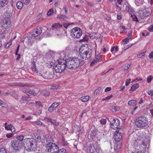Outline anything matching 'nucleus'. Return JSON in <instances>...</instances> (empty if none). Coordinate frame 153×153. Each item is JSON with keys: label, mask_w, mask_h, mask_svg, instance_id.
I'll use <instances>...</instances> for the list:
<instances>
[{"label": "nucleus", "mask_w": 153, "mask_h": 153, "mask_svg": "<svg viewBox=\"0 0 153 153\" xmlns=\"http://www.w3.org/2000/svg\"><path fill=\"white\" fill-rule=\"evenodd\" d=\"M65 62L67 67L69 69H76L79 65H83L82 62H80V60L78 57H71L68 58Z\"/></svg>", "instance_id": "obj_1"}, {"label": "nucleus", "mask_w": 153, "mask_h": 153, "mask_svg": "<svg viewBox=\"0 0 153 153\" xmlns=\"http://www.w3.org/2000/svg\"><path fill=\"white\" fill-rule=\"evenodd\" d=\"M149 123L148 118L142 116L138 117L136 120L135 125L138 128H142L147 126Z\"/></svg>", "instance_id": "obj_2"}, {"label": "nucleus", "mask_w": 153, "mask_h": 153, "mask_svg": "<svg viewBox=\"0 0 153 153\" xmlns=\"http://www.w3.org/2000/svg\"><path fill=\"white\" fill-rule=\"evenodd\" d=\"M23 143L26 148L27 147L29 149L35 148L37 144L36 140L33 138H27L24 139Z\"/></svg>", "instance_id": "obj_3"}, {"label": "nucleus", "mask_w": 153, "mask_h": 153, "mask_svg": "<svg viewBox=\"0 0 153 153\" xmlns=\"http://www.w3.org/2000/svg\"><path fill=\"white\" fill-rule=\"evenodd\" d=\"M45 147L46 151L52 153H56L55 149H57L58 148L56 144L50 142L46 144Z\"/></svg>", "instance_id": "obj_4"}, {"label": "nucleus", "mask_w": 153, "mask_h": 153, "mask_svg": "<svg viewBox=\"0 0 153 153\" xmlns=\"http://www.w3.org/2000/svg\"><path fill=\"white\" fill-rule=\"evenodd\" d=\"M71 31V35L74 38L78 39L82 34V30L79 27H74Z\"/></svg>", "instance_id": "obj_5"}, {"label": "nucleus", "mask_w": 153, "mask_h": 153, "mask_svg": "<svg viewBox=\"0 0 153 153\" xmlns=\"http://www.w3.org/2000/svg\"><path fill=\"white\" fill-rule=\"evenodd\" d=\"M67 66L65 62H59L58 64H56L54 69L56 73H61L65 68Z\"/></svg>", "instance_id": "obj_6"}, {"label": "nucleus", "mask_w": 153, "mask_h": 153, "mask_svg": "<svg viewBox=\"0 0 153 153\" xmlns=\"http://www.w3.org/2000/svg\"><path fill=\"white\" fill-rule=\"evenodd\" d=\"M89 148L90 153H94V151L97 153H99L100 150L99 145L97 143H95L94 145L90 144L89 145Z\"/></svg>", "instance_id": "obj_7"}, {"label": "nucleus", "mask_w": 153, "mask_h": 153, "mask_svg": "<svg viewBox=\"0 0 153 153\" xmlns=\"http://www.w3.org/2000/svg\"><path fill=\"white\" fill-rule=\"evenodd\" d=\"M42 33V28L39 27H37L30 32V34L34 37H36L39 36Z\"/></svg>", "instance_id": "obj_8"}, {"label": "nucleus", "mask_w": 153, "mask_h": 153, "mask_svg": "<svg viewBox=\"0 0 153 153\" xmlns=\"http://www.w3.org/2000/svg\"><path fill=\"white\" fill-rule=\"evenodd\" d=\"M111 127L112 129H116L119 128L120 126V122L117 118L114 119L113 120L111 123Z\"/></svg>", "instance_id": "obj_9"}, {"label": "nucleus", "mask_w": 153, "mask_h": 153, "mask_svg": "<svg viewBox=\"0 0 153 153\" xmlns=\"http://www.w3.org/2000/svg\"><path fill=\"white\" fill-rule=\"evenodd\" d=\"M91 49H90V46L88 44H85L82 45L79 49V52L81 53L84 52L85 53H91L90 51Z\"/></svg>", "instance_id": "obj_10"}, {"label": "nucleus", "mask_w": 153, "mask_h": 153, "mask_svg": "<svg viewBox=\"0 0 153 153\" xmlns=\"http://www.w3.org/2000/svg\"><path fill=\"white\" fill-rule=\"evenodd\" d=\"M114 133V138L115 140V141H121L122 137L121 133L119 132V130H117L115 131Z\"/></svg>", "instance_id": "obj_11"}, {"label": "nucleus", "mask_w": 153, "mask_h": 153, "mask_svg": "<svg viewBox=\"0 0 153 153\" xmlns=\"http://www.w3.org/2000/svg\"><path fill=\"white\" fill-rule=\"evenodd\" d=\"M12 146L16 150H19V142L16 140H13L11 142Z\"/></svg>", "instance_id": "obj_12"}, {"label": "nucleus", "mask_w": 153, "mask_h": 153, "mask_svg": "<svg viewBox=\"0 0 153 153\" xmlns=\"http://www.w3.org/2000/svg\"><path fill=\"white\" fill-rule=\"evenodd\" d=\"M102 61V58L101 56H95L94 59L91 63V65L93 66L96 64L97 62H100Z\"/></svg>", "instance_id": "obj_13"}, {"label": "nucleus", "mask_w": 153, "mask_h": 153, "mask_svg": "<svg viewBox=\"0 0 153 153\" xmlns=\"http://www.w3.org/2000/svg\"><path fill=\"white\" fill-rule=\"evenodd\" d=\"M11 21L9 18H7L4 22L3 25L2 26L4 28H6L10 27L11 26Z\"/></svg>", "instance_id": "obj_14"}, {"label": "nucleus", "mask_w": 153, "mask_h": 153, "mask_svg": "<svg viewBox=\"0 0 153 153\" xmlns=\"http://www.w3.org/2000/svg\"><path fill=\"white\" fill-rule=\"evenodd\" d=\"M79 52V55L81 58L85 60L88 59L91 56V53H85L83 52L81 53V52Z\"/></svg>", "instance_id": "obj_15"}, {"label": "nucleus", "mask_w": 153, "mask_h": 153, "mask_svg": "<svg viewBox=\"0 0 153 153\" xmlns=\"http://www.w3.org/2000/svg\"><path fill=\"white\" fill-rule=\"evenodd\" d=\"M23 91L26 93L28 96H30L32 95L34 96L35 95V94L30 89L24 88L22 90Z\"/></svg>", "instance_id": "obj_16"}, {"label": "nucleus", "mask_w": 153, "mask_h": 153, "mask_svg": "<svg viewBox=\"0 0 153 153\" xmlns=\"http://www.w3.org/2000/svg\"><path fill=\"white\" fill-rule=\"evenodd\" d=\"M122 143L121 141H115L114 145V149L116 152H118L120 148Z\"/></svg>", "instance_id": "obj_17"}, {"label": "nucleus", "mask_w": 153, "mask_h": 153, "mask_svg": "<svg viewBox=\"0 0 153 153\" xmlns=\"http://www.w3.org/2000/svg\"><path fill=\"white\" fill-rule=\"evenodd\" d=\"M149 14V12H148V11L144 10L141 11L140 13V15L142 17H145L148 16Z\"/></svg>", "instance_id": "obj_18"}, {"label": "nucleus", "mask_w": 153, "mask_h": 153, "mask_svg": "<svg viewBox=\"0 0 153 153\" xmlns=\"http://www.w3.org/2000/svg\"><path fill=\"white\" fill-rule=\"evenodd\" d=\"M52 27L53 29L58 30L62 27V25L61 24L59 23H55L53 25Z\"/></svg>", "instance_id": "obj_19"}, {"label": "nucleus", "mask_w": 153, "mask_h": 153, "mask_svg": "<svg viewBox=\"0 0 153 153\" xmlns=\"http://www.w3.org/2000/svg\"><path fill=\"white\" fill-rule=\"evenodd\" d=\"M8 3V0H0V7H5Z\"/></svg>", "instance_id": "obj_20"}, {"label": "nucleus", "mask_w": 153, "mask_h": 153, "mask_svg": "<svg viewBox=\"0 0 153 153\" xmlns=\"http://www.w3.org/2000/svg\"><path fill=\"white\" fill-rule=\"evenodd\" d=\"M33 124H36L42 127H46V126L42 122L38 120L33 122Z\"/></svg>", "instance_id": "obj_21"}, {"label": "nucleus", "mask_w": 153, "mask_h": 153, "mask_svg": "<svg viewBox=\"0 0 153 153\" xmlns=\"http://www.w3.org/2000/svg\"><path fill=\"white\" fill-rule=\"evenodd\" d=\"M57 18L59 19L61 21L67 19V17L66 16L61 14L58 15L57 17Z\"/></svg>", "instance_id": "obj_22"}, {"label": "nucleus", "mask_w": 153, "mask_h": 153, "mask_svg": "<svg viewBox=\"0 0 153 153\" xmlns=\"http://www.w3.org/2000/svg\"><path fill=\"white\" fill-rule=\"evenodd\" d=\"M68 143L67 141H66L65 139V137L63 136H62L61 142V146H66L68 145Z\"/></svg>", "instance_id": "obj_23"}, {"label": "nucleus", "mask_w": 153, "mask_h": 153, "mask_svg": "<svg viewBox=\"0 0 153 153\" xmlns=\"http://www.w3.org/2000/svg\"><path fill=\"white\" fill-rule=\"evenodd\" d=\"M16 6L18 9L21 10L23 7V4L21 1H18L16 3Z\"/></svg>", "instance_id": "obj_24"}, {"label": "nucleus", "mask_w": 153, "mask_h": 153, "mask_svg": "<svg viewBox=\"0 0 153 153\" xmlns=\"http://www.w3.org/2000/svg\"><path fill=\"white\" fill-rule=\"evenodd\" d=\"M139 87V85L137 83L133 84L131 87L130 91H134L136 90Z\"/></svg>", "instance_id": "obj_25"}, {"label": "nucleus", "mask_w": 153, "mask_h": 153, "mask_svg": "<svg viewBox=\"0 0 153 153\" xmlns=\"http://www.w3.org/2000/svg\"><path fill=\"white\" fill-rule=\"evenodd\" d=\"M89 99V96L88 95L83 96L80 98V100L83 102H87Z\"/></svg>", "instance_id": "obj_26"}, {"label": "nucleus", "mask_w": 153, "mask_h": 153, "mask_svg": "<svg viewBox=\"0 0 153 153\" xmlns=\"http://www.w3.org/2000/svg\"><path fill=\"white\" fill-rule=\"evenodd\" d=\"M137 104V101L134 100H131L129 101L128 104L129 105L134 106H136Z\"/></svg>", "instance_id": "obj_27"}, {"label": "nucleus", "mask_w": 153, "mask_h": 153, "mask_svg": "<svg viewBox=\"0 0 153 153\" xmlns=\"http://www.w3.org/2000/svg\"><path fill=\"white\" fill-rule=\"evenodd\" d=\"M35 63L36 62H35L33 61L32 65L31 67V69L33 71L37 73L38 71L36 68Z\"/></svg>", "instance_id": "obj_28"}, {"label": "nucleus", "mask_w": 153, "mask_h": 153, "mask_svg": "<svg viewBox=\"0 0 153 153\" xmlns=\"http://www.w3.org/2000/svg\"><path fill=\"white\" fill-rule=\"evenodd\" d=\"M126 11H128L132 16V15L133 14V9L131 7L128 6H126Z\"/></svg>", "instance_id": "obj_29"}, {"label": "nucleus", "mask_w": 153, "mask_h": 153, "mask_svg": "<svg viewBox=\"0 0 153 153\" xmlns=\"http://www.w3.org/2000/svg\"><path fill=\"white\" fill-rule=\"evenodd\" d=\"M7 123H6L4 124V127L5 129L7 130H10L11 128L13 127V125L11 124L7 125Z\"/></svg>", "instance_id": "obj_30"}, {"label": "nucleus", "mask_w": 153, "mask_h": 153, "mask_svg": "<svg viewBox=\"0 0 153 153\" xmlns=\"http://www.w3.org/2000/svg\"><path fill=\"white\" fill-rule=\"evenodd\" d=\"M15 85H16L22 87H24L25 86L27 87L29 86V85L27 84H23L21 82L16 83Z\"/></svg>", "instance_id": "obj_31"}, {"label": "nucleus", "mask_w": 153, "mask_h": 153, "mask_svg": "<svg viewBox=\"0 0 153 153\" xmlns=\"http://www.w3.org/2000/svg\"><path fill=\"white\" fill-rule=\"evenodd\" d=\"M29 98L27 96H23L22 97V100L24 102H25L27 104L28 103V100Z\"/></svg>", "instance_id": "obj_32"}, {"label": "nucleus", "mask_w": 153, "mask_h": 153, "mask_svg": "<svg viewBox=\"0 0 153 153\" xmlns=\"http://www.w3.org/2000/svg\"><path fill=\"white\" fill-rule=\"evenodd\" d=\"M56 152H57V153H68L66 150L64 148L58 149L57 151H56Z\"/></svg>", "instance_id": "obj_33"}, {"label": "nucleus", "mask_w": 153, "mask_h": 153, "mask_svg": "<svg viewBox=\"0 0 153 153\" xmlns=\"http://www.w3.org/2000/svg\"><path fill=\"white\" fill-rule=\"evenodd\" d=\"M6 32L4 30L3 32H0V37L1 38H4L5 36Z\"/></svg>", "instance_id": "obj_34"}, {"label": "nucleus", "mask_w": 153, "mask_h": 153, "mask_svg": "<svg viewBox=\"0 0 153 153\" xmlns=\"http://www.w3.org/2000/svg\"><path fill=\"white\" fill-rule=\"evenodd\" d=\"M50 93L48 91H43L42 93V95L45 97H47L49 96L50 95Z\"/></svg>", "instance_id": "obj_35"}, {"label": "nucleus", "mask_w": 153, "mask_h": 153, "mask_svg": "<svg viewBox=\"0 0 153 153\" xmlns=\"http://www.w3.org/2000/svg\"><path fill=\"white\" fill-rule=\"evenodd\" d=\"M16 138L18 140L22 141L23 139L24 136L22 135H20L17 136Z\"/></svg>", "instance_id": "obj_36"}, {"label": "nucleus", "mask_w": 153, "mask_h": 153, "mask_svg": "<svg viewBox=\"0 0 153 153\" xmlns=\"http://www.w3.org/2000/svg\"><path fill=\"white\" fill-rule=\"evenodd\" d=\"M111 110L112 112H115L117 110V107L115 106H112L111 108Z\"/></svg>", "instance_id": "obj_37"}, {"label": "nucleus", "mask_w": 153, "mask_h": 153, "mask_svg": "<svg viewBox=\"0 0 153 153\" xmlns=\"http://www.w3.org/2000/svg\"><path fill=\"white\" fill-rule=\"evenodd\" d=\"M101 89V87H98L95 91L94 93V94H97L98 93H99L100 91V90Z\"/></svg>", "instance_id": "obj_38"}, {"label": "nucleus", "mask_w": 153, "mask_h": 153, "mask_svg": "<svg viewBox=\"0 0 153 153\" xmlns=\"http://www.w3.org/2000/svg\"><path fill=\"white\" fill-rule=\"evenodd\" d=\"M100 123L102 125H105L106 123V120L105 119H102L100 120Z\"/></svg>", "instance_id": "obj_39"}, {"label": "nucleus", "mask_w": 153, "mask_h": 153, "mask_svg": "<svg viewBox=\"0 0 153 153\" xmlns=\"http://www.w3.org/2000/svg\"><path fill=\"white\" fill-rule=\"evenodd\" d=\"M7 105V103L4 102L2 101L1 99H0V106L2 107H4V106H6Z\"/></svg>", "instance_id": "obj_40"}, {"label": "nucleus", "mask_w": 153, "mask_h": 153, "mask_svg": "<svg viewBox=\"0 0 153 153\" xmlns=\"http://www.w3.org/2000/svg\"><path fill=\"white\" fill-rule=\"evenodd\" d=\"M53 12V9H51L49 10L47 13V15L48 16H50Z\"/></svg>", "instance_id": "obj_41"}, {"label": "nucleus", "mask_w": 153, "mask_h": 153, "mask_svg": "<svg viewBox=\"0 0 153 153\" xmlns=\"http://www.w3.org/2000/svg\"><path fill=\"white\" fill-rule=\"evenodd\" d=\"M48 64L50 66L51 65V67H52L54 68V67L55 66L54 62H53L52 61L51 62H49L48 63Z\"/></svg>", "instance_id": "obj_42"}, {"label": "nucleus", "mask_w": 153, "mask_h": 153, "mask_svg": "<svg viewBox=\"0 0 153 153\" xmlns=\"http://www.w3.org/2000/svg\"><path fill=\"white\" fill-rule=\"evenodd\" d=\"M153 79V76H149L147 78V82L148 83H150Z\"/></svg>", "instance_id": "obj_43"}, {"label": "nucleus", "mask_w": 153, "mask_h": 153, "mask_svg": "<svg viewBox=\"0 0 153 153\" xmlns=\"http://www.w3.org/2000/svg\"><path fill=\"white\" fill-rule=\"evenodd\" d=\"M145 54L144 53H141L138 54L137 55L138 57L139 58H143L145 56Z\"/></svg>", "instance_id": "obj_44"}, {"label": "nucleus", "mask_w": 153, "mask_h": 153, "mask_svg": "<svg viewBox=\"0 0 153 153\" xmlns=\"http://www.w3.org/2000/svg\"><path fill=\"white\" fill-rule=\"evenodd\" d=\"M56 106L55 107H52L51 105L49 106L48 108V111L50 112L52 111L54 109L56 108Z\"/></svg>", "instance_id": "obj_45"}, {"label": "nucleus", "mask_w": 153, "mask_h": 153, "mask_svg": "<svg viewBox=\"0 0 153 153\" xmlns=\"http://www.w3.org/2000/svg\"><path fill=\"white\" fill-rule=\"evenodd\" d=\"M56 126H58L59 125V123L58 122H57L56 120H53L51 123Z\"/></svg>", "instance_id": "obj_46"}, {"label": "nucleus", "mask_w": 153, "mask_h": 153, "mask_svg": "<svg viewBox=\"0 0 153 153\" xmlns=\"http://www.w3.org/2000/svg\"><path fill=\"white\" fill-rule=\"evenodd\" d=\"M131 65V64H125L124 66V70H127L129 68V67Z\"/></svg>", "instance_id": "obj_47"}, {"label": "nucleus", "mask_w": 153, "mask_h": 153, "mask_svg": "<svg viewBox=\"0 0 153 153\" xmlns=\"http://www.w3.org/2000/svg\"><path fill=\"white\" fill-rule=\"evenodd\" d=\"M36 103L39 108L43 107L41 102L39 101L36 102Z\"/></svg>", "instance_id": "obj_48"}, {"label": "nucleus", "mask_w": 153, "mask_h": 153, "mask_svg": "<svg viewBox=\"0 0 153 153\" xmlns=\"http://www.w3.org/2000/svg\"><path fill=\"white\" fill-rule=\"evenodd\" d=\"M44 120L46 121L51 123L53 120L49 118L48 117H45L44 118Z\"/></svg>", "instance_id": "obj_49"}, {"label": "nucleus", "mask_w": 153, "mask_h": 153, "mask_svg": "<svg viewBox=\"0 0 153 153\" xmlns=\"http://www.w3.org/2000/svg\"><path fill=\"white\" fill-rule=\"evenodd\" d=\"M148 93L149 95L151 96L152 99V97H153V90H152L148 91Z\"/></svg>", "instance_id": "obj_50"}, {"label": "nucleus", "mask_w": 153, "mask_h": 153, "mask_svg": "<svg viewBox=\"0 0 153 153\" xmlns=\"http://www.w3.org/2000/svg\"><path fill=\"white\" fill-rule=\"evenodd\" d=\"M5 106V108L7 109H11L12 108V106L10 105V103L9 104H7L6 106Z\"/></svg>", "instance_id": "obj_51"}, {"label": "nucleus", "mask_w": 153, "mask_h": 153, "mask_svg": "<svg viewBox=\"0 0 153 153\" xmlns=\"http://www.w3.org/2000/svg\"><path fill=\"white\" fill-rule=\"evenodd\" d=\"M131 81V79H127L125 85L126 86H127L130 83Z\"/></svg>", "instance_id": "obj_52"}, {"label": "nucleus", "mask_w": 153, "mask_h": 153, "mask_svg": "<svg viewBox=\"0 0 153 153\" xmlns=\"http://www.w3.org/2000/svg\"><path fill=\"white\" fill-rule=\"evenodd\" d=\"M148 30L150 32L153 31V25H150L148 28Z\"/></svg>", "instance_id": "obj_53"}, {"label": "nucleus", "mask_w": 153, "mask_h": 153, "mask_svg": "<svg viewBox=\"0 0 153 153\" xmlns=\"http://www.w3.org/2000/svg\"><path fill=\"white\" fill-rule=\"evenodd\" d=\"M122 41L123 42H125L126 43V44L127 42H129V39L128 38H126L123 39Z\"/></svg>", "instance_id": "obj_54"}, {"label": "nucleus", "mask_w": 153, "mask_h": 153, "mask_svg": "<svg viewBox=\"0 0 153 153\" xmlns=\"http://www.w3.org/2000/svg\"><path fill=\"white\" fill-rule=\"evenodd\" d=\"M142 80V79L140 77H138L136 78L133 81V82H137L139 81H141Z\"/></svg>", "instance_id": "obj_55"}, {"label": "nucleus", "mask_w": 153, "mask_h": 153, "mask_svg": "<svg viewBox=\"0 0 153 153\" xmlns=\"http://www.w3.org/2000/svg\"><path fill=\"white\" fill-rule=\"evenodd\" d=\"M0 153H7L5 149L3 148L0 149Z\"/></svg>", "instance_id": "obj_56"}, {"label": "nucleus", "mask_w": 153, "mask_h": 153, "mask_svg": "<svg viewBox=\"0 0 153 153\" xmlns=\"http://www.w3.org/2000/svg\"><path fill=\"white\" fill-rule=\"evenodd\" d=\"M30 0H23L24 4L25 5H27L30 3Z\"/></svg>", "instance_id": "obj_57"}, {"label": "nucleus", "mask_w": 153, "mask_h": 153, "mask_svg": "<svg viewBox=\"0 0 153 153\" xmlns=\"http://www.w3.org/2000/svg\"><path fill=\"white\" fill-rule=\"evenodd\" d=\"M127 36L130 38L131 39L132 37V32L131 31L128 32Z\"/></svg>", "instance_id": "obj_58"}, {"label": "nucleus", "mask_w": 153, "mask_h": 153, "mask_svg": "<svg viewBox=\"0 0 153 153\" xmlns=\"http://www.w3.org/2000/svg\"><path fill=\"white\" fill-rule=\"evenodd\" d=\"M96 131L94 130L91 133V135L92 136L94 137L96 136Z\"/></svg>", "instance_id": "obj_59"}, {"label": "nucleus", "mask_w": 153, "mask_h": 153, "mask_svg": "<svg viewBox=\"0 0 153 153\" xmlns=\"http://www.w3.org/2000/svg\"><path fill=\"white\" fill-rule=\"evenodd\" d=\"M111 88V87H107L105 90V91L106 92L110 91Z\"/></svg>", "instance_id": "obj_60"}, {"label": "nucleus", "mask_w": 153, "mask_h": 153, "mask_svg": "<svg viewBox=\"0 0 153 153\" xmlns=\"http://www.w3.org/2000/svg\"><path fill=\"white\" fill-rule=\"evenodd\" d=\"M113 97V95L112 94H111L110 96H107L105 97V99L106 100H108L111 98Z\"/></svg>", "instance_id": "obj_61"}, {"label": "nucleus", "mask_w": 153, "mask_h": 153, "mask_svg": "<svg viewBox=\"0 0 153 153\" xmlns=\"http://www.w3.org/2000/svg\"><path fill=\"white\" fill-rule=\"evenodd\" d=\"M13 135V134L12 133L7 134H6V136L8 138L11 137Z\"/></svg>", "instance_id": "obj_62"}, {"label": "nucleus", "mask_w": 153, "mask_h": 153, "mask_svg": "<svg viewBox=\"0 0 153 153\" xmlns=\"http://www.w3.org/2000/svg\"><path fill=\"white\" fill-rule=\"evenodd\" d=\"M86 110H83L82 112V113L81 114V115L80 116V117H83V115L84 114V113H86Z\"/></svg>", "instance_id": "obj_63"}, {"label": "nucleus", "mask_w": 153, "mask_h": 153, "mask_svg": "<svg viewBox=\"0 0 153 153\" xmlns=\"http://www.w3.org/2000/svg\"><path fill=\"white\" fill-rule=\"evenodd\" d=\"M64 9L65 11V13L66 14L68 12V8L65 5L64 7Z\"/></svg>", "instance_id": "obj_64"}]
</instances>
